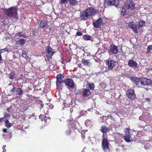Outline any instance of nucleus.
<instances>
[{
	"instance_id": "f257e3e1",
	"label": "nucleus",
	"mask_w": 152,
	"mask_h": 152,
	"mask_svg": "<svg viewBox=\"0 0 152 152\" xmlns=\"http://www.w3.org/2000/svg\"><path fill=\"white\" fill-rule=\"evenodd\" d=\"M97 12V10L92 7L88 8L80 14V18L81 20H87L90 16L94 15Z\"/></svg>"
},
{
	"instance_id": "f03ea898",
	"label": "nucleus",
	"mask_w": 152,
	"mask_h": 152,
	"mask_svg": "<svg viewBox=\"0 0 152 152\" xmlns=\"http://www.w3.org/2000/svg\"><path fill=\"white\" fill-rule=\"evenodd\" d=\"M17 10L16 8L12 7L8 9H4L3 11L9 17L13 18L12 19V20L15 21L18 18Z\"/></svg>"
},
{
	"instance_id": "7ed1b4c3",
	"label": "nucleus",
	"mask_w": 152,
	"mask_h": 152,
	"mask_svg": "<svg viewBox=\"0 0 152 152\" xmlns=\"http://www.w3.org/2000/svg\"><path fill=\"white\" fill-rule=\"evenodd\" d=\"M103 137L102 142V145L103 149L105 152H109L110 149L108 140L104 137V134L103 135Z\"/></svg>"
},
{
	"instance_id": "20e7f679",
	"label": "nucleus",
	"mask_w": 152,
	"mask_h": 152,
	"mask_svg": "<svg viewBox=\"0 0 152 152\" xmlns=\"http://www.w3.org/2000/svg\"><path fill=\"white\" fill-rule=\"evenodd\" d=\"M45 51L47 58L49 59H51L52 56L55 53L53 49L50 46H48L46 48Z\"/></svg>"
},
{
	"instance_id": "39448f33",
	"label": "nucleus",
	"mask_w": 152,
	"mask_h": 152,
	"mask_svg": "<svg viewBox=\"0 0 152 152\" xmlns=\"http://www.w3.org/2000/svg\"><path fill=\"white\" fill-rule=\"evenodd\" d=\"M105 61L109 69L111 70L117 64V61L115 60L111 59L107 60Z\"/></svg>"
},
{
	"instance_id": "423d86ee",
	"label": "nucleus",
	"mask_w": 152,
	"mask_h": 152,
	"mask_svg": "<svg viewBox=\"0 0 152 152\" xmlns=\"http://www.w3.org/2000/svg\"><path fill=\"white\" fill-rule=\"evenodd\" d=\"M10 92L12 94H15L16 95H22L23 94V91L22 89L20 88H16L13 87Z\"/></svg>"
},
{
	"instance_id": "0eeeda50",
	"label": "nucleus",
	"mask_w": 152,
	"mask_h": 152,
	"mask_svg": "<svg viewBox=\"0 0 152 152\" xmlns=\"http://www.w3.org/2000/svg\"><path fill=\"white\" fill-rule=\"evenodd\" d=\"M135 6V4L132 1L127 0L125 2V7L128 9H133Z\"/></svg>"
},
{
	"instance_id": "6e6552de",
	"label": "nucleus",
	"mask_w": 152,
	"mask_h": 152,
	"mask_svg": "<svg viewBox=\"0 0 152 152\" xmlns=\"http://www.w3.org/2000/svg\"><path fill=\"white\" fill-rule=\"evenodd\" d=\"M56 78V84L57 87L58 86L59 84L64 82L65 80L64 77V75L62 74L57 75Z\"/></svg>"
},
{
	"instance_id": "1a4fd4ad",
	"label": "nucleus",
	"mask_w": 152,
	"mask_h": 152,
	"mask_svg": "<svg viewBox=\"0 0 152 152\" xmlns=\"http://www.w3.org/2000/svg\"><path fill=\"white\" fill-rule=\"evenodd\" d=\"M127 95L131 100H133L134 99L135 97L134 90L133 89H130L128 90L127 91Z\"/></svg>"
},
{
	"instance_id": "9d476101",
	"label": "nucleus",
	"mask_w": 152,
	"mask_h": 152,
	"mask_svg": "<svg viewBox=\"0 0 152 152\" xmlns=\"http://www.w3.org/2000/svg\"><path fill=\"white\" fill-rule=\"evenodd\" d=\"M65 83L67 88H73L74 87V83L73 80L70 79H67L64 81Z\"/></svg>"
},
{
	"instance_id": "9b49d317",
	"label": "nucleus",
	"mask_w": 152,
	"mask_h": 152,
	"mask_svg": "<svg viewBox=\"0 0 152 152\" xmlns=\"http://www.w3.org/2000/svg\"><path fill=\"white\" fill-rule=\"evenodd\" d=\"M125 130V135L124 136V139L126 142H129L132 140L131 139L130 132H129L128 128H126Z\"/></svg>"
},
{
	"instance_id": "f8f14e48",
	"label": "nucleus",
	"mask_w": 152,
	"mask_h": 152,
	"mask_svg": "<svg viewBox=\"0 0 152 152\" xmlns=\"http://www.w3.org/2000/svg\"><path fill=\"white\" fill-rule=\"evenodd\" d=\"M128 25L129 27L132 28L135 33H138L137 30L138 26L137 25L134 24L132 22H130L129 23H128Z\"/></svg>"
},
{
	"instance_id": "ddd939ff",
	"label": "nucleus",
	"mask_w": 152,
	"mask_h": 152,
	"mask_svg": "<svg viewBox=\"0 0 152 152\" xmlns=\"http://www.w3.org/2000/svg\"><path fill=\"white\" fill-rule=\"evenodd\" d=\"M110 51L113 54H116L118 52L117 47L114 44L111 45L110 47Z\"/></svg>"
},
{
	"instance_id": "4468645a",
	"label": "nucleus",
	"mask_w": 152,
	"mask_h": 152,
	"mask_svg": "<svg viewBox=\"0 0 152 152\" xmlns=\"http://www.w3.org/2000/svg\"><path fill=\"white\" fill-rule=\"evenodd\" d=\"M141 78H136L134 77H132L131 78V80L136 85H139L140 84L141 85L142 84V82L140 80Z\"/></svg>"
},
{
	"instance_id": "2eb2a0df",
	"label": "nucleus",
	"mask_w": 152,
	"mask_h": 152,
	"mask_svg": "<svg viewBox=\"0 0 152 152\" xmlns=\"http://www.w3.org/2000/svg\"><path fill=\"white\" fill-rule=\"evenodd\" d=\"M102 20L101 18H99L98 20L93 23V25L96 28H98L103 23Z\"/></svg>"
},
{
	"instance_id": "dca6fc26",
	"label": "nucleus",
	"mask_w": 152,
	"mask_h": 152,
	"mask_svg": "<svg viewBox=\"0 0 152 152\" xmlns=\"http://www.w3.org/2000/svg\"><path fill=\"white\" fill-rule=\"evenodd\" d=\"M128 65L130 66L135 67H137V64L135 61L131 60H130L129 61Z\"/></svg>"
},
{
	"instance_id": "f3484780",
	"label": "nucleus",
	"mask_w": 152,
	"mask_h": 152,
	"mask_svg": "<svg viewBox=\"0 0 152 152\" xmlns=\"http://www.w3.org/2000/svg\"><path fill=\"white\" fill-rule=\"evenodd\" d=\"M152 84L151 80L146 78L143 79V85H150Z\"/></svg>"
},
{
	"instance_id": "a211bd4d",
	"label": "nucleus",
	"mask_w": 152,
	"mask_h": 152,
	"mask_svg": "<svg viewBox=\"0 0 152 152\" xmlns=\"http://www.w3.org/2000/svg\"><path fill=\"white\" fill-rule=\"evenodd\" d=\"M81 61L83 65L86 66H90L91 64V63L89 60H87L86 59H83Z\"/></svg>"
},
{
	"instance_id": "6ab92c4d",
	"label": "nucleus",
	"mask_w": 152,
	"mask_h": 152,
	"mask_svg": "<svg viewBox=\"0 0 152 152\" xmlns=\"http://www.w3.org/2000/svg\"><path fill=\"white\" fill-rule=\"evenodd\" d=\"M101 131L103 134L109 132V129L105 126H102L101 127Z\"/></svg>"
},
{
	"instance_id": "aec40b11",
	"label": "nucleus",
	"mask_w": 152,
	"mask_h": 152,
	"mask_svg": "<svg viewBox=\"0 0 152 152\" xmlns=\"http://www.w3.org/2000/svg\"><path fill=\"white\" fill-rule=\"evenodd\" d=\"M38 24L39 25V27L41 28H44L47 25V22L46 21L42 20L39 21L38 22Z\"/></svg>"
},
{
	"instance_id": "412c9836",
	"label": "nucleus",
	"mask_w": 152,
	"mask_h": 152,
	"mask_svg": "<svg viewBox=\"0 0 152 152\" xmlns=\"http://www.w3.org/2000/svg\"><path fill=\"white\" fill-rule=\"evenodd\" d=\"M82 94L83 96H86L90 95L91 92L89 89H84L83 91Z\"/></svg>"
},
{
	"instance_id": "4be33fe9",
	"label": "nucleus",
	"mask_w": 152,
	"mask_h": 152,
	"mask_svg": "<svg viewBox=\"0 0 152 152\" xmlns=\"http://www.w3.org/2000/svg\"><path fill=\"white\" fill-rule=\"evenodd\" d=\"M114 0H106L104 2V5L107 6L114 5Z\"/></svg>"
},
{
	"instance_id": "5701e85b",
	"label": "nucleus",
	"mask_w": 152,
	"mask_h": 152,
	"mask_svg": "<svg viewBox=\"0 0 152 152\" xmlns=\"http://www.w3.org/2000/svg\"><path fill=\"white\" fill-rule=\"evenodd\" d=\"M5 126L7 128H10L12 126V124L10 123L8 120H7L5 122Z\"/></svg>"
},
{
	"instance_id": "b1692460",
	"label": "nucleus",
	"mask_w": 152,
	"mask_h": 152,
	"mask_svg": "<svg viewBox=\"0 0 152 152\" xmlns=\"http://www.w3.org/2000/svg\"><path fill=\"white\" fill-rule=\"evenodd\" d=\"M25 40L23 39H19V40L17 41V42L18 43V44L20 45H23L25 43Z\"/></svg>"
},
{
	"instance_id": "393cba45",
	"label": "nucleus",
	"mask_w": 152,
	"mask_h": 152,
	"mask_svg": "<svg viewBox=\"0 0 152 152\" xmlns=\"http://www.w3.org/2000/svg\"><path fill=\"white\" fill-rule=\"evenodd\" d=\"M69 3L70 4L75 5L77 4V1L76 0H69Z\"/></svg>"
},
{
	"instance_id": "a878e982",
	"label": "nucleus",
	"mask_w": 152,
	"mask_h": 152,
	"mask_svg": "<svg viewBox=\"0 0 152 152\" xmlns=\"http://www.w3.org/2000/svg\"><path fill=\"white\" fill-rule=\"evenodd\" d=\"M22 56L25 58L26 60L29 59V58L28 57L26 54V51H23L22 52Z\"/></svg>"
},
{
	"instance_id": "bb28decb",
	"label": "nucleus",
	"mask_w": 152,
	"mask_h": 152,
	"mask_svg": "<svg viewBox=\"0 0 152 152\" xmlns=\"http://www.w3.org/2000/svg\"><path fill=\"white\" fill-rule=\"evenodd\" d=\"M91 38V36L89 35H84L83 36V39L86 40H89Z\"/></svg>"
},
{
	"instance_id": "cd10ccee",
	"label": "nucleus",
	"mask_w": 152,
	"mask_h": 152,
	"mask_svg": "<svg viewBox=\"0 0 152 152\" xmlns=\"http://www.w3.org/2000/svg\"><path fill=\"white\" fill-rule=\"evenodd\" d=\"M17 36L19 37H25V35L24 34H23L21 32L18 33L16 34L15 37H16Z\"/></svg>"
},
{
	"instance_id": "c85d7f7f",
	"label": "nucleus",
	"mask_w": 152,
	"mask_h": 152,
	"mask_svg": "<svg viewBox=\"0 0 152 152\" xmlns=\"http://www.w3.org/2000/svg\"><path fill=\"white\" fill-rule=\"evenodd\" d=\"M152 50V45H149L148 46L147 49V53H149Z\"/></svg>"
},
{
	"instance_id": "c756f323",
	"label": "nucleus",
	"mask_w": 152,
	"mask_h": 152,
	"mask_svg": "<svg viewBox=\"0 0 152 152\" xmlns=\"http://www.w3.org/2000/svg\"><path fill=\"white\" fill-rule=\"evenodd\" d=\"M10 116V115L9 114L7 113H5L4 115V117L2 118H3V119H7L9 118Z\"/></svg>"
},
{
	"instance_id": "7c9ffc66",
	"label": "nucleus",
	"mask_w": 152,
	"mask_h": 152,
	"mask_svg": "<svg viewBox=\"0 0 152 152\" xmlns=\"http://www.w3.org/2000/svg\"><path fill=\"white\" fill-rule=\"evenodd\" d=\"M126 12V9L124 7H122L121 11V15H124Z\"/></svg>"
},
{
	"instance_id": "2f4dec72",
	"label": "nucleus",
	"mask_w": 152,
	"mask_h": 152,
	"mask_svg": "<svg viewBox=\"0 0 152 152\" xmlns=\"http://www.w3.org/2000/svg\"><path fill=\"white\" fill-rule=\"evenodd\" d=\"M8 50L7 48H4L3 49H1L0 50V53L1 54L5 52H8Z\"/></svg>"
},
{
	"instance_id": "473e14b6",
	"label": "nucleus",
	"mask_w": 152,
	"mask_h": 152,
	"mask_svg": "<svg viewBox=\"0 0 152 152\" xmlns=\"http://www.w3.org/2000/svg\"><path fill=\"white\" fill-rule=\"evenodd\" d=\"M114 5L116 7H117L118 6L119 3V0H114Z\"/></svg>"
},
{
	"instance_id": "72a5a7b5",
	"label": "nucleus",
	"mask_w": 152,
	"mask_h": 152,
	"mask_svg": "<svg viewBox=\"0 0 152 152\" xmlns=\"http://www.w3.org/2000/svg\"><path fill=\"white\" fill-rule=\"evenodd\" d=\"M63 104L65 107L67 108L69 107V104L67 103L65 101H64L63 103Z\"/></svg>"
},
{
	"instance_id": "f704fd0d",
	"label": "nucleus",
	"mask_w": 152,
	"mask_h": 152,
	"mask_svg": "<svg viewBox=\"0 0 152 152\" xmlns=\"http://www.w3.org/2000/svg\"><path fill=\"white\" fill-rule=\"evenodd\" d=\"M89 87L91 90H93L94 88V84H90L89 85Z\"/></svg>"
},
{
	"instance_id": "c9c22d12",
	"label": "nucleus",
	"mask_w": 152,
	"mask_h": 152,
	"mask_svg": "<svg viewBox=\"0 0 152 152\" xmlns=\"http://www.w3.org/2000/svg\"><path fill=\"white\" fill-rule=\"evenodd\" d=\"M15 74L14 73H11L10 75V78L13 79L14 78Z\"/></svg>"
},
{
	"instance_id": "e433bc0d",
	"label": "nucleus",
	"mask_w": 152,
	"mask_h": 152,
	"mask_svg": "<svg viewBox=\"0 0 152 152\" xmlns=\"http://www.w3.org/2000/svg\"><path fill=\"white\" fill-rule=\"evenodd\" d=\"M68 0H60L59 3L61 4H64Z\"/></svg>"
},
{
	"instance_id": "4c0bfd02",
	"label": "nucleus",
	"mask_w": 152,
	"mask_h": 152,
	"mask_svg": "<svg viewBox=\"0 0 152 152\" xmlns=\"http://www.w3.org/2000/svg\"><path fill=\"white\" fill-rule=\"evenodd\" d=\"M39 118L40 119L41 118V119H42V121L43 120V119L42 118H44V120L45 121V115H42V114H41L39 116Z\"/></svg>"
},
{
	"instance_id": "58836bf2",
	"label": "nucleus",
	"mask_w": 152,
	"mask_h": 152,
	"mask_svg": "<svg viewBox=\"0 0 152 152\" xmlns=\"http://www.w3.org/2000/svg\"><path fill=\"white\" fill-rule=\"evenodd\" d=\"M76 35L77 36H81L82 35V34L81 32L77 31L76 33Z\"/></svg>"
},
{
	"instance_id": "ea45409f",
	"label": "nucleus",
	"mask_w": 152,
	"mask_h": 152,
	"mask_svg": "<svg viewBox=\"0 0 152 152\" xmlns=\"http://www.w3.org/2000/svg\"><path fill=\"white\" fill-rule=\"evenodd\" d=\"M66 134L68 136H69L71 133V131L70 130L67 131L66 132Z\"/></svg>"
},
{
	"instance_id": "a19ab883",
	"label": "nucleus",
	"mask_w": 152,
	"mask_h": 152,
	"mask_svg": "<svg viewBox=\"0 0 152 152\" xmlns=\"http://www.w3.org/2000/svg\"><path fill=\"white\" fill-rule=\"evenodd\" d=\"M6 147V145H4L2 147V149L3 150V152H5L6 151V149H5Z\"/></svg>"
},
{
	"instance_id": "79ce46f5",
	"label": "nucleus",
	"mask_w": 152,
	"mask_h": 152,
	"mask_svg": "<svg viewBox=\"0 0 152 152\" xmlns=\"http://www.w3.org/2000/svg\"><path fill=\"white\" fill-rule=\"evenodd\" d=\"M3 131L4 133H6L7 132V130L6 129L4 128L3 129Z\"/></svg>"
},
{
	"instance_id": "37998d69",
	"label": "nucleus",
	"mask_w": 152,
	"mask_h": 152,
	"mask_svg": "<svg viewBox=\"0 0 152 152\" xmlns=\"http://www.w3.org/2000/svg\"><path fill=\"white\" fill-rule=\"evenodd\" d=\"M77 65L80 68H81L82 66V64L80 63H78Z\"/></svg>"
},
{
	"instance_id": "c03bdc74",
	"label": "nucleus",
	"mask_w": 152,
	"mask_h": 152,
	"mask_svg": "<svg viewBox=\"0 0 152 152\" xmlns=\"http://www.w3.org/2000/svg\"><path fill=\"white\" fill-rule=\"evenodd\" d=\"M81 135H82V139L83 140L85 139V136H84V134H82Z\"/></svg>"
},
{
	"instance_id": "a18cd8bd",
	"label": "nucleus",
	"mask_w": 152,
	"mask_h": 152,
	"mask_svg": "<svg viewBox=\"0 0 152 152\" xmlns=\"http://www.w3.org/2000/svg\"><path fill=\"white\" fill-rule=\"evenodd\" d=\"M145 99L147 101H150L151 100L150 98H146Z\"/></svg>"
},
{
	"instance_id": "49530a36",
	"label": "nucleus",
	"mask_w": 152,
	"mask_h": 152,
	"mask_svg": "<svg viewBox=\"0 0 152 152\" xmlns=\"http://www.w3.org/2000/svg\"><path fill=\"white\" fill-rule=\"evenodd\" d=\"M88 122H89V121L88 120H86L85 122V125L87 126L88 124H87V123Z\"/></svg>"
},
{
	"instance_id": "de8ad7c7",
	"label": "nucleus",
	"mask_w": 152,
	"mask_h": 152,
	"mask_svg": "<svg viewBox=\"0 0 152 152\" xmlns=\"http://www.w3.org/2000/svg\"><path fill=\"white\" fill-rule=\"evenodd\" d=\"M2 60V58L1 56V54L0 53V63L1 62V61Z\"/></svg>"
},
{
	"instance_id": "09e8293b",
	"label": "nucleus",
	"mask_w": 152,
	"mask_h": 152,
	"mask_svg": "<svg viewBox=\"0 0 152 152\" xmlns=\"http://www.w3.org/2000/svg\"><path fill=\"white\" fill-rule=\"evenodd\" d=\"M141 22H142V20H141V22L139 23V28L141 27H142V25L140 24V23H141Z\"/></svg>"
},
{
	"instance_id": "8fccbe9b",
	"label": "nucleus",
	"mask_w": 152,
	"mask_h": 152,
	"mask_svg": "<svg viewBox=\"0 0 152 152\" xmlns=\"http://www.w3.org/2000/svg\"><path fill=\"white\" fill-rule=\"evenodd\" d=\"M139 119L140 120H141V121H142V116H141L139 118Z\"/></svg>"
},
{
	"instance_id": "3c124183",
	"label": "nucleus",
	"mask_w": 152,
	"mask_h": 152,
	"mask_svg": "<svg viewBox=\"0 0 152 152\" xmlns=\"http://www.w3.org/2000/svg\"><path fill=\"white\" fill-rule=\"evenodd\" d=\"M3 120V118H0V123H1L2 121Z\"/></svg>"
},
{
	"instance_id": "603ef678",
	"label": "nucleus",
	"mask_w": 152,
	"mask_h": 152,
	"mask_svg": "<svg viewBox=\"0 0 152 152\" xmlns=\"http://www.w3.org/2000/svg\"><path fill=\"white\" fill-rule=\"evenodd\" d=\"M43 106H44V105L43 104H40V108H42L43 107Z\"/></svg>"
},
{
	"instance_id": "864d4df0",
	"label": "nucleus",
	"mask_w": 152,
	"mask_h": 152,
	"mask_svg": "<svg viewBox=\"0 0 152 152\" xmlns=\"http://www.w3.org/2000/svg\"><path fill=\"white\" fill-rule=\"evenodd\" d=\"M152 70V69H151V68H150V69H147V70H148V71H150V70Z\"/></svg>"
},
{
	"instance_id": "5fc2aeb1",
	"label": "nucleus",
	"mask_w": 152,
	"mask_h": 152,
	"mask_svg": "<svg viewBox=\"0 0 152 152\" xmlns=\"http://www.w3.org/2000/svg\"><path fill=\"white\" fill-rule=\"evenodd\" d=\"M145 21H143V25H145Z\"/></svg>"
},
{
	"instance_id": "6e6d98bb",
	"label": "nucleus",
	"mask_w": 152,
	"mask_h": 152,
	"mask_svg": "<svg viewBox=\"0 0 152 152\" xmlns=\"http://www.w3.org/2000/svg\"><path fill=\"white\" fill-rule=\"evenodd\" d=\"M72 126H70L69 125V128H72Z\"/></svg>"
}]
</instances>
